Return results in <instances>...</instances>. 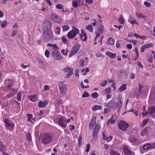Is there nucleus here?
<instances>
[{"label": "nucleus", "mask_w": 155, "mask_h": 155, "mask_svg": "<svg viewBox=\"0 0 155 155\" xmlns=\"http://www.w3.org/2000/svg\"><path fill=\"white\" fill-rule=\"evenodd\" d=\"M128 21L132 25H133L134 23L138 24L137 22L136 21L135 19H132V18H130V19H129Z\"/></svg>", "instance_id": "38"}, {"label": "nucleus", "mask_w": 155, "mask_h": 155, "mask_svg": "<svg viewBox=\"0 0 155 155\" xmlns=\"http://www.w3.org/2000/svg\"><path fill=\"white\" fill-rule=\"evenodd\" d=\"M63 31H68L69 29V27L67 25H65L62 26Z\"/></svg>", "instance_id": "34"}, {"label": "nucleus", "mask_w": 155, "mask_h": 155, "mask_svg": "<svg viewBox=\"0 0 155 155\" xmlns=\"http://www.w3.org/2000/svg\"><path fill=\"white\" fill-rule=\"evenodd\" d=\"M56 8L58 9H61L63 8L64 6L61 4H58L56 5Z\"/></svg>", "instance_id": "43"}, {"label": "nucleus", "mask_w": 155, "mask_h": 155, "mask_svg": "<svg viewBox=\"0 0 155 155\" xmlns=\"http://www.w3.org/2000/svg\"><path fill=\"white\" fill-rule=\"evenodd\" d=\"M49 86L48 85H45L44 86V90L45 91H48L49 90Z\"/></svg>", "instance_id": "56"}, {"label": "nucleus", "mask_w": 155, "mask_h": 155, "mask_svg": "<svg viewBox=\"0 0 155 155\" xmlns=\"http://www.w3.org/2000/svg\"><path fill=\"white\" fill-rule=\"evenodd\" d=\"M135 77V75L133 73H131L130 76L129 78L130 79H133Z\"/></svg>", "instance_id": "59"}, {"label": "nucleus", "mask_w": 155, "mask_h": 155, "mask_svg": "<svg viewBox=\"0 0 155 155\" xmlns=\"http://www.w3.org/2000/svg\"><path fill=\"white\" fill-rule=\"evenodd\" d=\"M7 25V23L6 21L2 23L1 25L2 27L3 28L6 27Z\"/></svg>", "instance_id": "53"}, {"label": "nucleus", "mask_w": 155, "mask_h": 155, "mask_svg": "<svg viewBox=\"0 0 155 155\" xmlns=\"http://www.w3.org/2000/svg\"><path fill=\"white\" fill-rule=\"evenodd\" d=\"M57 101H58V104L60 105L61 104H62L63 103V102L62 100H57Z\"/></svg>", "instance_id": "58"}, {"label": "nucleus", "mask_w": 155, "mask_h": 155, "mask_svg": "<svg viewBox=\"0 0 155 155\" xmlns=\"http://www.w3.org/2000/svg\"><path fill=\"white\" fill-rule=\"evenodd\" d=\"M79 30L76 28H73L72 30L69 32L67 36L69 39H71L74 38L77 34H79Z\"/></svg>", "instance_id": "5"}, {"label": "nucleus", "mask_w": 155, "mask_h": 155, "mask_svg": "<svg viewBox=\"0 0 155 155\" xmlns=\"http://www.w3.org/2000/svg\"><path fill=\"white\" fill-rule=\"evenodd\" d=\"M105 91L106 94L110 93L111 91L110 88H108L105 89Z\"/></svg>", "instance_id": "62"}, {"label": "nucleus", "mask_w": 155, "mask_h": 155, "mask_svg": "<svg viewBox=\"0 0 155 155\" xmlns=\"http://www.w3.org/2000/svg\"><path fill=\"white\" fill-rule=\"evenodd\" d=\"M26 138L29 142H30L31 140V137L29 133H28L26 134Z\"/></svg>", "instance_id": "45"}, {"label": "nucleus", "mask_w": 155, "mask_h": 155, "mask_svg": "<svg viewBox=\"0 0 155 155\" xmlns=\"http://www.w3.org/2000/svg\"><path fill=\"white\" fill-rule=\"evenodd\" d=\"M115 120L114 119V117L113 116H112L111 118L107 121V125H108L110 124H115Z\"/></svg>", "instance_id": "26"}, {"label": "nucleus", "mask_w": 155, "mask_h": 155, "mask_svg": "<svg viewBox=\"0 0 155 155\" xmlns=\"http://www.w3.org/2000/svg\"><path fill=\"white\" fill-rule=\"evenodd\" d=\"M106 54L111 58H115L116 57V54L115 53H111L110 51H107Z\"/></svg>", "instance_id": "23"}, {"label": "nucleus", "mask_w": 155, "mask_h": 155, "mask_svg": "<svg viewBox=\"0 0 155 155\" xmlns=\"http://www.w3.org/2000/svg\"><path fill=\"white\" fill-rule=\"evenodd\" d=\"M122 43V42L121 40H118L116 44V47L118 48L121 47Z\"/></svg>", "instance_id": "36"}, {"label": "nucleus", "mask_w": 155, "mask_h": 155, "mask_svg": "<svg viewBox=\"0 0 155 155\" xmlns=\"http://www.w3.org/2000/svg\"><path fill=\"white\" fill-rule=\"evenodd\" d=\"M129 126L127 123L123 121H120L118 125L120 129L123 131L126 130Z\"/></svg>", "instance_id": "10"}, {"label": "nucleus", "mask_w": 155, "mask_h": 155, "mask_svg": "<svg viewBox=\"0 0 155 155\" xmlns=\"http://www.w3.org/2000/svg\"><path fill=\"white\" fill-rule=\"evenodd\" d=\"M153 46V45L152 43H148L146 44L143 45V47L145 49L147 48H150V47H152Z\"/></svg>", "instance_id": "41"}, {"label": "nucleus", "mask_w": 155, "mask_h": 155, "mask_svg": "<svg viewBox=\"0 0 155 155\" xmlns=\"http://www.w3.org/2000/svg\"><path fill=\"white\" fill-rule=\"evenodd\" d=\"M89 95L88 93L87 92H85L82 94V97H88Z\"/></svg>", "instance_id": "47"}, {"label": "nucleus", "mask_w": 155, "mask_h": 155, "mask_svg": "<svg viewBox=\"0 0 155 155\" xmlns=\"http://www.w3.org/2000/svg\"><path fill=\"white\" fill-rule=\"evenodd\" d=\"M104 26H103V25H101L99 26V33L101 34L103 33V31H104Z\"/></svg>", "instance_id": "40"}, {"label": "nucleus", "mask_w": 155, "mask_h": 155, "mask_svg": "<svg viewBox=\"0 0 155 155\" xmlns=\"http://www.w3.org/2000/svg\"><path fill=\"white\" fill-rule=\"evenodd\" d=\"M51 54L53 58L57 60H61L63 59V57L58 50L53 51Z\"/></svg>", "instance_id": "6"}, {"label": "nucleus", "mask_w": 155, "mask_h": 155, "mask_svg": "<svg viewBox=\"0 0 155 155\" xmlns=\"http://www.w3.org/2000/svg\"><path fill=\"white\" fill-rule=\"evenodd\" d=\"M70 121V119H67L64 117H61L59 120V124L60 125L64 128L66 127L67 123H69Z\"/></svg>", "instance_id": "7"}, {"label": "nucleus", "mask_w": 155, "mask_h": 155, "mask_svg": "<svg viewBox=\"0 0 155 155\" xmlns=\"http://www.w3.org/2000/svg\"><path fill=\"white\" fill-rule=\"evenodd\" d=\"M45 56L47 58H48L49 57L50 51L48 50H46L45 51Z\"/></svg>", "instance_id": "50"}, {"label": "nucleus", "mask_w": 155, "mask_h": 155, "mask_svg": "<svg viewBox=\"0 0 155 155\" xmlns=\"http://www.w3.org/2000/svg\"><path fill=\"white\" fill-rule=\"evenodd\" d=\"M48 101L46 100L43 101H40L38 103V106L39 107L45 108L46 105L48 104Z\"/></svg>", "instance_id": "19"}, {"label": "nucleus", "mask_w": 155, "mask_h": 155, "mask_svg": "<svg viewBox=\"0 0 155 155\" xmlns=\"http://www.w3.org/2000/svg\"><path fill=\"white\" fill-rule=\"evenodd\" d=\"M149 100L150 101L152 100V102L153 103L155 102V94L153 96L151 94L149 97Z\"/></svg>", "instance_id": "42"}, {"label": "nucleus", "mask_w": 155, "mask_h": 155, "mask_svg": "<svg viewBox=\"0 0 155 155\" xmlns=\"http://www.w3.org/2000/svg\"><path fill=\"white\" fill-rule=\"evenodd\" d=\"M81 33L82 34L81 35H83L84 36V39H83V41H85L87 40V36H86V35L84 31V30H81Z\"/></svg>", "instance_id": "33"}, {"label": "nucleus", "mask_w": 155, "mask_h": 155, "mask_svg": "<svg viewBox=\"0 0 155 155\" xmlns=\"http://www.w3.org/2000/svg\"><path fill=\"white\" fill-rule=\"evenodd\" d=\"M109 154L110 155H120L118 151H116L112 149H109Z\"/></svg>", "instance_id": "24"}, {"label": "nucleus", "mask_w": 155, "mask_h": 155, "mask_svg": "<svg viewBox=\"0 0 155 155\" xmlns=\"http://www.w3.org/2000/svg\"><path fill=\"white\" fill-rule=\"evenodd\" d=\"M27 120L28 122H31V123H33L35 121V119L32 118V114H28Z\"/></svg>", "instance_id": "22"}, {"label": "nucleus", "mask_w": 155, "mask_h": 155, "mask_svg": "<svg viewBox=\"0 0 155 155\" xmlns=\"http://www.w3.org/2000/svg\"><path fill=\"white\" fill-rule=\"evenodd\" d=\"M81 87L82 88H88L89 87V85H87L85 86L83 84V82H82L81 84Z\"/></svg>", "instance_id": "52"}, {"label": "nucleus", "mask_w": 155, "mask_h": 155, "mask_svg": "<svg viewBox=\"0 0 155 155\" xmlns=\"http://www.w3.org/2000/svg\"><path fill=\"white\" fill-rule=\"evenodd\" d=\"M13 81L12 80H7L5 82V90L8 91L10 90L12 87V84Z\"/></svg>", "instance_id": "15"}, {"label": "nucleus", "mask_w": 155, "mask_h": 155, "mask_svg": "<svg viewBox=\"0 0 155 155\" xmlns=\"http://www.w3.org/2000/svg\"><path fill=\"white\" fill-rule=\"evenodd\" d=\"M91 96L93 97L96 98L98 97V95L97 92H95L92 94Z\"/></svg>", "instance_id": "48"}, {"label": "nucleus", "mask_w": 155, "mask_h": 155, "mask_svg": "<svg viewBox=\"0 0 155 155\" xmlns=\"http://www.w3.org/2000/svg\"><path fill=\"white\" fill-rule=\"evenodd\" d=\"M107 84V81L104 80L101 83L100 85L102 87H104Z\"/></svg>", "instance_id": "46"}, {"label": "nucleus", "mask_w": 155, "mask_h": 155, "mask_svg": "<svg viewBox=\"0 0 155 155\" xmlns=\"http://www.w3.org/2000/svg\"><path fill=\"white\" fill-rule=\"evenodd\" d=\"M93 27L92 25H90L86 27L87 29L89 31L91 32H92L93 31Z\"/></svg>", "instance_id": "35"}, {"label": "nucleus", "mask_w": 155, "mask_h": 155, "mask_svg": "<svg viewBox=\"0 0 155 155\" xmlns=\"http://www.w3.org/2000/svg\"><path fill=\"white\" fill-rule=\"evenodd\" d=\"M40 140L41 142L44 144H48L51 140V136L47 133H44L41 134Z\"/></svg>", "instance_id": "3"}, {"label": "nucleus", "mask_w": 155, "mask_h": 155, "mask_svg": "<svg viewBox=\"0 0 155 155\" xmlns=\"http://www.w3.org/2000/svg\"><path fill=\"white\" fill-rule=\"evenodd\" d=\"M144 4L147 7H150L151 5L150 3L147 2H145L144 3Z\"/></svg>", "instance_id": "54"}, {"label": "nucleus", "mask_w": 155, "mask_h": 155, "mask_svg": "<svg viewBox=\"0 0 155 155\" xmlns=\"http://www.w3.org/2000/svg\"><path fill=\"white\" fill-rule=\"evenodd\" d=\"M61 39L62 42L64 44H67V39L66 38H65L64 37H63L61 38Z\"/></svg>", "instance_id": "51"}, {"label": "nucleus", "mask_w": 155, "mask_h": 155, "mask_svg": "<svg viewBox=\"0 0 155 155\" xmlns=\"http://www.w3.org/2000/svg\"><path fill=\"white\" fill-rule=\"evenodd\" d=\"M150 128L149 127H147L142 130L140 133V135L142 136H146Z\"/></svg>", "instance_id": "20"}, {"label": "nucleus", "mask_w": 155, "mask_h": 155, "mask_svg": "<svg viewBox=\"0 0 155 155\" xmlns=\"http://www.w3.org/2000/svg\"><path fill=\"white\" fill-rule=\"evenodd\" d=\"M103 138L104 140H107V142H109L112 139V137L110 136L108 137H106L104 134L103 133Z\"/></svg>", "instance_id": "25"}, {"label": "nucleus", "mask_w": 155, "mask_h": 155, "mask_svg": "<svg viewBox=\"0 0 155 155\" xmlns=\"http://www.w3.org/2000/svg\"><path fill=\"white\" fill-rule=\"evenodd\" d=\"M101 127V125L99 124H97L94 129L93 132V137L95 140H96L97 139L98 133L100 130Z\"/></svg>", "instance_id": "9"}, {"label": "nucleus", "mask_w": 155, "mask_h": 155, "mask_svg": "<svg viewBox=\"0 0 155 155\" xmlns=\"http://www.w3.org/2000/svg\"><path fill=\"white\" fill-rule=\"evenodd\" d=\"M85 2L89 4H91L93 3V0H85Z\"/></svg>", "instance_id": "57"}, {"label": "nucleus", "mask_w": 155, "mask_h": 155, "mask_svg": "<svg viewBox=\"0 0 155 155\" xmlns=\"http://www.w3.org/2000/svg\"><path fill=\"white\" fill-rule=\"evenodd\" d=\"M128 140L130 143H134L137 141V139L135 137H131Z\"/></svg>", "instance_id": "31"}, {"label": "nucleus", "mask_w": 155, "mask_h": 155, "mask_svg": "<svg viewBox=\"0 0 155 155\" xmlns=\"http://www.w3.org/2000/svg\"><path fill=\"white\" fill-rule=\"evenodd\" d=\"M123 147V151L125 155H134V153L130 150L127 145H124Z\"/></svg>", "instance_id": "14"}, {"label": "nucleus", "mask_w": 155, "mask_h": 155, "mask_svg": "<svg viewBox=\"0 0 155 155\" xmlns=\"http://www.w3.org/2000/svg\"><path fill=\"white\" fill-rule=\"evenodd\" d=\"M96 117L94 116L93 117L92 119L90 121L89 123V128L91 130H92L95 126H96L97 124L96 123Z\"/></svg>", "instance_id": "18"}, {"label": "nucleus", "mask_w": 155, "mask_h": 155, "mask_svg": "<svg viewBox=\"0 0 155 155\" xmlns=\"http://www.w3.org/2000/svg\"><path fill=\"white\" fill-rule=\"evenodd\" d=\"M80 46L79 45H74L69 54V57H71L74 54L76 53L79 49Z\"/></svg>", "instance_id": "13"}, {"label": "nucleus", "mask_w": 155, "mask_h": 155, "mask_svg": "<svg viewBox=\"0 0 155 155\" xmlns=\"http://www.w3.org/2000/svg\"><path fill=\"white\" fill-rule=\"evenodd\" d=\"M28 98L32 101L35 102L36 101L37 99V96L36 95H33L29 96Z\"/></svg>", "instance_id": "28"}, {"label": "nucleus", "mask_w": 155, "mask_h": 155, "mask_svg": "<svg viewBox=\"0 0 155 155\" xmlns=\"http://www.w3.org/2000/svg\"><path fill=\"white\" fill-rule=\"evenodd\" d=\"M5 147L2 143V142L0 141V150L2 153H4L5 150Z\"/></svg>", "instance_id": "27"}, {"label": "nucleus", "mask_w": 155, "mask_h": 155, "mask_svg": "<svg viewBox=\"0 0 155 155\" xmlns=\"http://www.w3.org/2000/svg\"><path fill=\"white\" fill-rule=\"evenodd\" d=\"M118 102L116 103L114 99H112L107 104V107L108 108L112 109H115L118 107H120L121 106L122 101L121 98L120 97L118 98Z\"/></svg>", "instance_id": "1"}, {"label": "nucleus", "mask_w": 155, "mask_h": 155, "mask_svg": "<svg viewBox=\"0 0 155 155\" xmlns=\"http://www.w3.org/2000/svg\"><path fill=\"white\" fill-rule=\"evenodd\" d=\"M114 40L112 38H110L108 40V42L109 45H113L114 43Z\"/></svg>", "instance_id": "32"}, {"label": "nucleus", "mask_w": 155, "mask_h": 155, "mask_svg": "<svg viewBox=\"0 0 155 155\" xmlns=\"http://www.w3.org/2000/svg\"><path fill=\"white\" fill-rule=\"evenodd\" d=\"M3 122L5 123V129L7 130L12 131L14 129L15 124L12 120L5 119Z\"/></svg>", "instance_id": "2"}, {"label": "nucleus", "mask_w": 155, "mask_h": 155, "mask_svg": "<svg viewBox=\"0 0 155 155\" xmlns=\"http://www.w3.org/2000/svg\"><path fill=\"white\" fill-rule=\"evenodd\" d=\"M29 65H24L23 64H21L20 66L21 67H22L23 69H25L28 66H29Z\"/></svg>", "instance_id": "63"}, {"label": "nucleus", "mask_w": 155, "mask_h": 155, "mask_svg": "<svg viewBox=\"0 0 155 155\" xmlns=\"http://www.w3.org/2000/svg\"><path fill=\"white\" fill-rule=\"evenodd\" d=\"M90 148V145L89 144L87 143V148L86 150V151L87 152H88L89 151Z\"/></svg>", "instance_id": "61"}, {"label": "nucleus", "mask_w": 155, "mask_h": 155, "mask_svg": "<svg viewBox=\"0 0 155 155\" xmlns=\"http://www.w3.org/2000/svg\"><path fill=\"white\" fill-rule=\"evenodd\" d=\"M135 14V15L137 16V17L139 18H143L145 17V16L143 15L140 13L136 12Z\"/></svg>", "instance_id": "37"}, {"label": "nucleus", "mask_w": 155, "mask_h": 155, "mask_svg": "<svg viewBox=\"0 0 155 155\" xmlns=\"http://www.w3.org/2000/svg\"><path fill=\"white\" fill-rule=\"evenodd\" d=\"M118 21L121 24H123L124 23V20L122 16H120V18L118 19Z\"/></svg>", "instance_id": "44"}, {"label": "nucleus", "mask_w": 155, "mask_h": 155, "mask_svg": "<svg viewBox=\"0 0 155 155\" xmlns=\"http://www.w3.org/2000/svg\"><path fill=\"white\" fill-rule=\"evenodd\" d=\"M143 87L140 84H139L138 85V92L141 94L143 91L142 89Z\"/></svg>", "instance_id": "39"}, {"label": "nucleus", "mask_w": 155, "mask_h": 155, "mask_svg": "<svg viewBox=\"0 0 155 155\" xmlns=\"http://www.w3.org/2000/svg\"><path fill=\"white\" fill-rule=\"evenodd\" d=\"M148 113L149 114H151L155 113V107L151 106L149 107L148 108Z\"/></svg>", "instance_id": "21"}, {"label": "nucleus", "mask_w": 155, "mask_h": 155, "mask_svg": "<svg viewBox=\"0 0 155 155\" xmlns=\"http://www.w3.org/2000/svg\"><path fill=\"white\" fill-rule=\"evenodd\" d=\"M60 93L63 95H65L68 92V89L66 84H61L59 85Z\"/></svg>", "instance_id": "8"}, {"label": "nucleus", "mask_w": 155, "mask_h": 155, "mask_svg": "<svg viewBox=\"0 0 155 155\" xmlns=\"http://www.w3.org/2000/svg\"><path fill=\"white\" fill-rule=\"evenodd\" d=\"M148 120L147 119L144 120L142 122L143 125H146L148 122Z\"/></svg>", "instance_id": "64"}, {"label": "nucleus", "mask_w": 155, "mask_h": 155, "mask_svg": "<svg viewBox=\"0 0 155 155\" xmlns=\"http://www.w3.org/2000/svg\"><path fill=\"white\" fill-rule=\"evenodd\" d=\"M102 106L100 105H95L93 108L92 110L94 111H96L97 110H100L102 109Z\"/></svg>", "instance_id": "30"}, {"label": "nucleus", "mask_w": 155, "mask_h": 155, "mask_svg": "<svg viewBox=\"0 0 155 155\" xmlns=\"http://www.w3.org/2000/svg\"><path fill=\"white\" fill-rule=\"evenodd\" d=\"M84 1V0H74L72 2V6L74 8H77L82 5Z\"/></svg>", "instance_id": "16"}, {"label": "nucleus", "mask_w": 155, "mask_h": 155, "mask_svg": "<svg viewBox=\"0 0 155 155\" xmlns=\"http://www.w3.org/2000/svg\"><path fill=\"white\" fill-rule=\"evenodd\" d=\"M63 71H64L65 72H68L67 75L65 77L66 78H68L72 75L73 74V69L69 67H66L64 68Z\"/></svg>", "instance_id": "11"}, {"label": "nucleus", "mask_w": 155, "mask_h": 155, "mask_svg": "<svg viewBox=\"0 0 155 155\" xmlns=\"http://www.w3.org/2000/svg\"><path fill=\"white\" fill-rule=\"evenodd\" d=\"M50 16L51 20L57 23H60L61 22V19L56 14L52 13L51 14Z\"/></svg>", "instance_id": "12"}, {"label": "nucleus", "mask_w": 155, "mask_h": 155, "mask_svg": "<svg viewBox=\"0 0 155 155\" xmlns=\"http://www.w3.org/2000/svg\"><path fill=\"white\" fill-rule=\"evenodd\" d=\"M21 93L19 92L17 94V100L19 101H21Z\"/></svg>", "instance_id": "49"}, {"label": "nucleus", "mask_w": 155, "mask_h": 155, "mask_svg": "<svg viewBox=\"0 0 155 155\" xmlns=\"http://www.w3.org/2000/svg\"><path fill=\"white\" fill-rule=\"evenodd\" d=\"M11 90V92L13 94L14 93V94L15 95V94L16 92L17 91V89H14V88H13Z\"/></svg>", "instance_id": "60"}, {"label": "nucleus", "mask_w": 155, "mask_h": 155, "mask_svg": "<svg viewBox=\"0 0 155 155\" xmlns=\"http://www.w3.org/2000/svg\"><path fill=\"white\" fill-rule=\"evenodd\" d=\"M14 95H15L14 93L13 94L11 92L7 95V97L8 98H10Z\"/></svg>", "instance_id": "55"}, {"label": "nucleus", "mask_w": 155, "mask_h": 155, "mask_svg": "<svg viewBox=\"0 0 155 155\" xmlns=\"http://www.w3.org/2000/svg\"><path fill=\"white\" fill-rule=\"evenodd\" d=\"M155 148V143H147L143 145V149L144 150L148 149Z\"/></svg>", "instance_id": "17"}, {"label": "nucleus", "mask_w": 155, "mask_h": 155, "mask_svg": "<svg viewBox=\"0 0 155 155\" xmlns=\"http://www.w3.org/2000/svg\"><path fill=\"white\" fill-rule=\"evenodd\" d=\"M43 37L44 40L46 41L50 40L53 37V34L51 30L48 29L43 33Z\"/></svg>", "instance_id": "4"}, {"label": "nucleus", "mask_w": 155, "mask_h": 155, "mask_svg": "<svg viewBox=\"0 0 155 155\" xmlns=\"http://www.w3.org/2000/svg\"><path fill=\"white\" fill-rule=\"evenodd\" d=\"M127 85L126 84H123L121 86L119 89V91L120 92H122L126 89Z\"/></svg>", "instance_id": "29"}]
</instances>
